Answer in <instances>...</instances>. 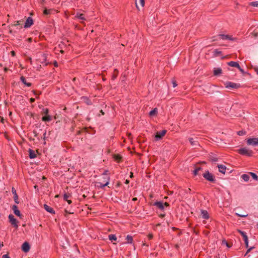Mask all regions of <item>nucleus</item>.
<instances>
[{
	"mask_svg": "<svg viewBox=\"0 0 258 258\" xmlns=\"http://www.w3.org/2000/svg\"><path fill=\"white\" fill-rule=\"evenodd\" d=\"M226 245H227L228 247H230V245H229V244H228L227 243H226Z\"/></svg>",
	"mask_w": 258,
	"mask_h": 258,
	"instance_id": "69168bd1",
	"label": "nucleus"
},
{
	"mask_svg": "<svg viewBox=\"0 0 258 258\" xmlns=\"http://www.w3.org/2000/svg\"><path fill=\"white\" fill-rule=\"evenodd\" d=\"M154 205L157 206L158 208L161 210L164 209L163 203H162V202H157L155 203Z\"/></svg>",
	"mask_w": 258,
	"mask_h": 258,
	"instance_id": "a211bd4d",
	"label": "nucleus"
},
{
	"mask_svg": "<svg viewBox=\"0 0 258 258\" xmlns=\"http://www.w3.org/2000/svg\"><path fill=\"white\" fill-rule=\"evenodd\" d=\"M66 201H67V202L70 204L71 203H72V201L71 200H66Z\"/></svg>",
	"mask_w": 258,
	"mask_h": 258,
	"instance_id": "4d7b16f0",
	"label": "nucleus"
},
{
	"mask_svg": "<svg viewBox=\"0 0 258 258\" xmlns=\"http://www.w3.org/2000/svg\"><path fill=\"white\" fill-rule=\"evenodd\" d=\"M29 157L31 159H34L36 157V154L35 151L30 149L29 151Z\"/></svg>",
	"mask_w": 258,
	"mask_h": 258,
	"instance_id": "6ab92c4d",
	"label": "nucleus"
},
{
	"mask_svg": "<svg viewBox=\"0 0 258 258\" xmlns=\"http://www.w3.org/2000/svg\"><path fill=\"white\" fill-rule=\"evenodd\" d=\"M33 24V21L31 17H28L25 23V27L29 28L31 27Z\"/></svg>",
	"mask_w": 258,
	"mask_h": 258,
	"instance_id": "6e6552de",
	"label": "nucleus"
},
{
	"mask_svg": "<svg viewBox=\"0 0 258 258\" xmlns=\"http://www.w3.org/2000/svg\"><path fill=\"white\" fill-rule=\"evenodd\" d=\"M21 80L24 84L26 85L27 86L30 87L31 86V84L30 83H27L25 77H24L23 76H22L21 77Z\"/></svg>",
	"mask_w": 258,
	"mask_h": 258,
	"instance_id": "4be33fe9",
	"label": "nucleus"
},
{
	"mask_svg": "<svg viewBox=\"0 0 258 258\" xmlns=\"http://www.w3.org/2000/svg\"><path fill=\"white\" fill-rule=\"evenodd\" d=\"M201 215L203 218L207 219L209 218L208 213L207 211L205 210H201Z\"/></svg>",
	"mask_w": 258,
	"mask_h": 258,
	"instance_id": "dca6fc26",
	"label": "nucleus"
},
{
	"mask_svg": "<svg viewBox=\"0 0 258 258\" xmlns=\"http://www.w3.org/2000/svg\"><path fill=\"white\" fill-rule=\"evenodd\" d=\"M14 199L16 203L19 204V201L18 200V195H16V196H14Z\"/></svg>",
	"mask_w": 258,
	"mask_h": 258,
	"instance_id": "2f4dec72",
	"label": "nucleus"
},
{
	"mask_svg": "<svg viewBox=\"0 0 258 258\" xmlns=\"http://www.w3.org/2000/svg\"><path fill=\"white\" fill-rule=\"evenodd\" d=\"M222 73V70L220 68H215L214 69V74L215 76H218Z\"/></svg>",
	"mask_w": 258,
	"mask_h": 258,
	"instance_id": "aec40b11",
	"label": "nucleus"
},
{
	"mask_svg": "<svg viewBox=\"0 0 258 258\" xmlns=\"http://www.w3.org/2000/svg\"><path fill=\"white\" fill-rule=\"evenodd\" d=\"M126 240L128 243H131L133 240V238L131 236L127 235L126 237Z\"/></svg>",
	"mask_w": 258,
	"mask_h": 258,
	"instance_id": "7c9ffc66",
	"label": "nucleus"
},
{
	"mask_svg": "<svg viewBox=\"0 0 258 258\" xmlns=\"http://www.w3.org/2000/svg\"><path fill=\"white\" fill-rule=\"evenodd\" d=\"M28 40H29V41L31 42L32 41V38H29L28 39Z\"/></svg>",
	"mask_w": 258,
	"mask_h": 258,
	"instance_id": "e2e57ef3",
	"label": "nucleus"
},
{
	"mask_svg": "<svg viewBox=\"0 0 258 258\" xmlns=\"http://www.w3.org/2000/svg\"><path fill=\"white\" fill-rule=\"evenodd\" d=\"M236 215L240 217H246L247 216V214H240L237 213H236Z\"/></svg>",
	"mask_w": 258,
	"mask_h": 258,
	"instance_id": "72a5a7b5",
	"label": "nucleus"
},
{
	"mask_svg": "<svg viewBox=\"0 0 258 258\" xmlns=\"http://www.w3.org/2000/svg\"><path fill=\"white\" fill-rule=\"evenodd\" d=\"M249 174L251 175V176L254 179L257 180V179H258L257 176L255 173H252V172H249Z\"/></svg>",
	"mask_w": 258,
	"mask_h": 258,
	"instance_id": "c85d7f7f",
	"label": "nucleus"
},
{
	"mask_svg": "<svg viewBox=\"0 0 258 258\" xmlns=\"http://www.w3.org/2000/svg\"><path fill=\"white\" fill-rule=\"evenodd\" d=\"M12 209L14 211V213L16 215L21 217L22 215L21 214L20 211L18 209V207L16 205H13L12 207Z\"/></svg>",
	"mask_w": 258,
	"mask_h": 258,
	"instance_id": "9d476101",
	"label": "nucleus"
},
{
	"mask_svg": "<svg viewBox=\"0 0 258 258\" xmlns=\"http://www.w3.org/2000/svg\"><path fill=\"white\" fill-rule=\"evenodd\" d=\"M221 39L223 40L229 39L230 40H234V38L228 35L219 34L218 35Z\"/></svg>",
	"mask_w": 258,
	"mask_h": 258,
	"instance_id": "f8f14e48",
	"label": "nucleus"
},
{
	"mask_svg": "<svg viewBox=\"0 0 258 258\" xmlns=\"http://www.w3.org/2000/svg\"><path fill=\"white\" fill-rule=\"evenodd\" d=\"M247 144L249 145L255 146L258 145V138H249L247 140Z\"/></svg>",
	"mask_w": 258,
	"mask_h": 258,
	"instance_id": "f03ea898",
	"label": "nucleus"
},
{
	"mask_svg": "<svg viewBox=\"0 0 258 258\" xmlns=\"http://www.w3.org/2000/svg\"><path fill=\"white\" fill-rule=\"evenodd\" d=\"M210 160L213 162H216L218 160V158L215 156H211L210 157Z\"/></svg>",
	"mask_w": 258,
	"mask_h": 258,
	"instance_id": "473e14b6",
	"label": "nucleus"
},
{
	"mask_svg": "<svg viewBox=\"0 0 258 258\" xmlns=\"http://www.w3.org/2000/svg\"><path fill=\"white\" fill-rule=\"evenodd\" d=\"M69 198V195H67L66 194L63 195V199L64 200L66 201V200H68Z\"/></svg>",
	"mask_w": 258,
	"mask_h": 258,
	"instance_id": "e433bc0d",
	"label": "nucleus"
},
{
	"mask_svg": "<svg viewBox=\"0 0 258 258\" xmlns=\"http://www.w3.org/2000/svg\"><path fill=\"white\" fill-rule=\"evenodd\" d=\"M9 219L10 223L12 225H13L15 227L17 228L18 227V221L16 218H15L14 216L11 214L9 216Z\"/></svg>",
	"mask_w": 258,
	"mask_h": 258,
	"instance_id": "7ed1b4c3",
	"label": "nucleus"
},
{
	"mask_svg": "<svg viewBox=\"0 0 258 258\" xmlns=\"http://www.w3.org/2000/svg\"><path fill=\"white\" fill-rule=\"evenodd\" d=\"M239 233L241 234V235L243 237V240L244 241V243L245 244V246L248 247V237L246 234V233L241 230H238Z\"/></svg>",
	"mask_w": 258,
	"mask_h": 258,
	"instance_id": "423d86ee",
	"label": "nucleus"
},
{
	"mask_svg": "<svg viewBox=\"0 0 258 258\" xmlns=\"http://www.w3.org/2000/svg\"><path fill=\"white\" fill-rule=\"evenodd\" d=\"M46 135V131H45L44 132V133L43 134V139H44L45 138Z\"/></svg>",
	"mask_w": 258,
	"mask_h": 258,
	"instance_id": "6e6d98bb",
	"label": "nucleus"
},
{
	"mask_svg": "<svg viewBox=\"0 0 258 258\" xmlns=\"http://www.w3.org/2000/svg\"><path fill=\"white\" fill-rule=\"evenodd\" d=\"M188 140L190 143V144L195 147H197L199 146V143L198 141L194 140V139L192 138H190L188 139Z\"/></svg>",
	"mask_w": 258,
	"mask_h": 258,
	"instance_id": "ddd939ff",
	"label": "nucleus"
},
{
	"mask_svg": "<svg viewBox=\"0 0 258 258\" xmlns=\"http://www.w3.org/2000/svg\"><path fill=\"white\" fill-rule=\"evenodd\" d=\"M54 65H55V67L57 66V63H56V62H55V63H54Z\"/></svg>",
	"mask_w": 258,
	"mask_h": 258,
	"instance_id": "338daca9",
	"label": "nucleus"
},
{
	"mask_svg": "<svg viewBox=\"0 0 258 258\" xmlns=\"http://www.w3.org/2000/svg\"><path fill=\"white\" fill-rule=\"evenodd\" d=\"M30 248L29 244L27 242H25L22 245V250L25 252H28Z\"/></svg>",
	"mask_w": 258,
	"mask_h": 258,
	"instance_id": "1a4fd4ad",
	"label": "nucleus"
},
{
	"mask_svg": "<svg viewBox=\"0 0 258 258\" xmlns=\"http://www.w3.org/2000/svg\"><path fill=\"white\" fill-rule=\"evenodd\" d=\"M11 54H12V55L13 56H15V55H16V53H15V51H11Z\"/></svg>",
	"mask_w": 258,
	"mask_h": 258,
	"instance_id": "3c124183",
	"label": "nucleus"
},
{
	"mask_svg": "<svg viewBox=\"0 0 258 258\" xmlns=\"http://www.w3.org/2000/svg\"><path fill=\"white\" fill-rule=\"evenodd\" d=\"M113 158L117 162H119L121 160V157L119 155H114Z\"/></svg>",
	"mask_w": 258,
	"mask_h": 258,
	"instance_id": "bb28decb",
	"label": "nucleus"
},
{
	"mask_svg": "<svg viewBox=\"0 0 258 258\" xmlns=\"http://www.w3.org/2000/svg\"><path fill=\"white\" fill-rule=\"evenodd\" d=\"M239 70L240 71V72L242 74H244L245 72L243 69H242L240 67H239V68H238Z\"/></svg>",
	"mask_w": 258,
	"mask_h": 258,
	"instance_id": "79ce46f5",
	"label": "nucleus"
},
{
	"mask_svg": "<svg viewBox=\"0 0 258 258\" xmlns=\"http://www.w3.org/2000/svg\"><path fill=\"white\" fill-rule=\"evenodd\" d=\"M163 205H164V207L165 206V207H168L169 206V204L167 202H165L164 203H163Z\"/></svg>",
	"mask_w": 258,
	"mask_h": 258,
	"instance_id": "de8ad7c7",
	"label": "nucleus"
},
{
	"mask_svg": "<svg viewBox=\"0 0 258 258\" xmlns=\"http://www.w3.org/2000/svg\"><path fill=\"white\" fill-rule=\"evenodd\" d=\"M43 113L47 115L48 113V109L47 108H44Z\"/></svg>",
	"mask_w": 258,
	"mask_h": 258,
	"instance_id": "c9c22d12",
	"label": "nucleus"
},
{
	"mask_svg": "<svg viewBox=\"0 0 258 258\" xmlns=\"http://www.w3.org/2000/svg\"><path fill=\"white\" fill-rule=\"evenodd\" d=\"M75 17L81 20H86V19L84 17V15L83 14L77 13Z\"/></svg>",
	"mask_w": 258,
	"mask_h": 258,
	"instance_id": "412c9836",
	"label": "nucleus"
},
{
	"mask_svg": "<svg viewBox=\"0 0 258 258\" xmlns=\"http://www.w3.org/2000/svg\"><path fill=\"white\" fill-rule=\"evenodd\" d=\"M44 14L45 15H48L50 13V11L48 10H47V9H45L44 11Z\"/></svg>",
	"mask_w": 258,
	"mask_h": 258,
	"instance_id": "58836bf2",
	"label": "nucleus"
},
{
	"mask_svg": "<svg viewBox=\"0 0 258 258\" xmlns=\"http://www.w3.org/2000/svg\"><path fill=\"white\" fill-rule=\"evenodd\" d=\"M129 182H130V181L126 179L125 180V184H128L129 183Z\"/></svg>",
	"mask_w": 258,
	"mask_h": 258,
	"instance_id": "13d9d810",
	"label": "nucleus"
},
{
	"mask_svg": "<svg viewBox=\"0 0 258 258\" xmlns=\"http://www.w3.org/2000/svg\"><path fill=\"white\" fill-rule=\"evenodd\" d=\"M133 200L134 201H137V198H133Z\"/></svg>",
	"mask_w": 258,
	"mask_h": 258,
	"instance_id": "680f3d73",
	"label": "nucleus"
},
{
	"mask_svg": "<svg viewBox=\"0 0 258 258\" xmlns=\"http://www.w3.org/2000/svg\"><path fill=\"white\" fill-rule=\"evenodd\" d=\"M100 113H101V115H102L104 114V111H103V110H102V109H101V110H100Z\"/></svg>",
	"mask_w": 258,
	"mask_h": 258,
	"instance_id": "8fccbe9b",
	"label": "nucleus"
},
{
	"mask_svg": "<svg viewBox=\"0 0 258 258\" xmlns=\"http://www.w3.org/2000/svg\"><path fill=\"white\" fill-rule=\"evenodd\" d=\"M44 121H49L51 120V117L49 115L43 116L42 118Z\"/></svg>",
	"mask_w": 258,
	"mask_h": 258,
	"instance_id": "393cba45",
	"label": "nucleus"
},
{
	"mask_svg": "<svg viewBox=\"0 0 258 258\" xmlns=\"http://www.w3.org/2000/svg\"><path fill=\"white\" fill-rule=\"evenodd\" d=\"M44 208L45 210L46 211H47V212H48L49 213H51V214H54V211L53 210V209L52 208H50L48 205L45 204L44 205Z\"/></svg>",
	"mask_w": 258,
	"mask_h": 258,
	"instance_id": "f3484780",
	"label": "nucleus"
},
{
	"mask_svg": "<svg viewBox=\"0 0 258 258\" xmlns=\"http://www.w3.org/2000/svg\"><path fill=\"white\" fill-rule=\"evenodd\" d=\"M33 133H34V136H35V137H37L38 134H37V133H36V131H34V132H33Z\"/></svg>",
	"mask_w": 258,
	"mask_h": 258,
	"instance_id": "864d4df0",
	"label": "nucleus"
},
{
	"mask_svg": "<svg viewBox=\"0 0 258 258\" xmlns=\"http://www.w3.org/2000/svg\"><path fill=\"white\" fill-rule=\"evenodd\" d=\"M254 70L256 74L258 75V67H254Z\"/></svg>",
	"mask_w": 258,
	"mask_h": 258,
	"instance_id": "a18cd8bd",
	"label": "nucleus"
},
{
	"mask_svg": "<svg viewBox=\"0 0 258 258\" xmlns=\"http://www.w3.org/2000/svg\"><path fill=\"white\" fill-rule=\"evenodd\" d=\"M225 86L227 88H231V89H237L239 87L240 85L239 84L232 83L231 82H228L225 83Z\"/></svg>",
	"mask_w": 258,
	"mask_h": 258,
	"instance_id": "39448f33",
	"label": "nucleus"
},
{
	"mask_svg": "<svg viewBox=\"0 0 258 258\" xmlns=\"http://www.w3.org/2000/svg\"><path fill=\"white\" fill-rule=\"evenodd\" d=\"M172 83L173 87H175L176 86H177V84H176L175 81H173Z\"/></svg>",
	"mask_w": 258,
	"mask_h": 258,
	"instance_id": "49530a36",
	"label": "nucleus"
},
{
	"mask_svg": "<svg viewBox=\"0 0 258 258\" xmlns=\"http://www.w3.org/2000/svg\"><path fill=\"white\" fill-rule=\"evenodd\" d=\"M148 238H149L150 239H152V238H153V234H149L148 235Z\"/></svg>",
	"mask_w": 258,
	"mask_h": 258,
	"instance_id": "c03bdc74",
	"label": "nucleus"
},
{
	"mask_svg": "<svg viewBox=\"0 0 258 258\" xmlns=\"http://www.w3.org/2000/svg\"><path fill=\"white\" fill-rule=\"evenodd\" d=\"M172 193H173V191H170L169 194L171 195V194H172Z\"/></svg>",
	"mask_w": 258,
	"mask_h": 258,
	"instance_id": "774afa93",
	"label": "nucleus"
},
{
	"mask_svg": "<svg viewBox=\"0 0 258 258\" xmlns=\"http://www.w3.org/2000/svg\"><path fill=\"white\" fill-rule=\"evenodd\" d=\"M253 35L254 37H256L258 36V33H253Z\"/></svg>",
	"mask_w": 258,
	"mask_h": 258,
	"instance_id": "09e8293b",
	"label": "nucleus"
},
{
	"mask_svg": "<svg viewBox=\"0 0 258 258\" xmlns=\"http://www.w3.org/2000/svg\"><path fill=\"white\" fill-rule=\"evenodd\" d=\"M34 101H35V99H34V98H31L30 99V102H34Z\"/></svg>",
	"mask_w": 258,
	"mask_h": 258,
	"instance_id": "603ef678",
	"label": "nucleus"
},
{
	"mask_svg": "<svg viewBox=\"0 0 258 258\" xmlns=\"http://www.w3.org/2000/svg\"><path fill=\"white\" fill-rule=\"evenodd\" d=\"M107 180L105 184H102L100 182H98L97 183V186L98 187L103 188V187H105V186L108 185V184H109V178L107 177Z\"/></svg>",
	"mask_w": 258,
	"mask_h": 258,
	"instance_id": "2eb2a0df",
	"label": "nucleus"
},
{
	"mask_svg": "<svg viewBox=\"0 0 258 258\" xmlns=\"http://www.w3.org/2000/svg\"><path fill=\"white\" fill-rule=\"evenodd\" d=\"M12 192L14 196H16V195H17V192H16V190L14 188H12Z\"/></svg>",
	"mask_w": 258,
	"mask_h": 258,
	"instance_id": "ea45409f",
	"label": "nucleus"
},
{
	"mask_svg": "<svg viewBox=\"0 0 258 258\" xmlns=\"http://www.w3.org/2000/svg\"><path fill=\"white\" fill-rule=\"evenodd\" d=\"M241 177L245 181H247L249 179V176L248 174H242Z\"/></svg>",
	"mask_w": 258,
	"mask_h": 258,
	"instance_id": "5701e85b",
	"label": "nucleus"
},
{
	"mask_svg": "<svg viewBox=\"0 0 258 258\" xmlns=\"http://www.w3.org/2000/svg\"><path fill=\"white\" fill-rule=\"evenodd\" d=\"M217 167L218 168L219 171L223 174H225L226 169V167L222 164H218Z\"/></svg>",
	"mask_w": 258,
	"mask_h": 258,
	"instance_id": "9b49d317",
	"label": "nucleus"
},
{
	"mask_svg": "<svg viewBox=\"0 0 258 258\" xmlns=\"http://www.w3.org/2000/svg\"><path fill=\"white\" fill-rule=\"evenodd\" d=\"M238 153L250 156L251 155L252 151L248 150L246 148H241L237 150Z\"/></svg>",
	"mask_w": 258,
	"mask_h": 258,
	"instance_id": "f257e3e1",
	"label": "nucleus"
},
{
	"mask_svg": "<svg viewBox=\"0 0 258 258\" xmlns=\"http://www.w3.org/2000/svg\"><path fill=\"white\" fill-rule=\"evenodd\" d=\"M22 24L20 23V21H17L16 24H15L14 25L15 26L21 25Z\"/></svg>",
	"mask_w": 258,
	"mask_h": 258,
	"instance_id": "a19ab883",
	"label": "nucleus"
},
{
	"mask_svg": "<svg viewBox=\"0 0 258 258\" xmlns=\"http://www.w3.org/2000/svg\"><path fill=\"white\" fill-rule=\"evenodd\" d=\"M157 113V108H155L153 110L151 111L149 113V114L150 116H154Z\"/></svg>",
	"mask_w": 258,
	"mask_h": 258,
	"instance_id": "a878e982",
	"label": "nucleus"
},
{
	"mask_svg": "<svg viewBox=\"0 0 258 258\" xmlns=\"http://www.w3.org/2000/svg\"><path fill=\"white\" fill-rule=\"evenodd\" d=\"M4 70H5V72H6V71H7L8 69H7V68H5L4 69Z\"/></svg>",
	"mask_w": 258,
	"mask_h": 258,
	"instance_id": "0e129e2a",
	"label": "nucleus"
},
{
	"mask_svg": "<svg viewBox=\"0 0 258 258\" xmlns=\"http://www.w3.org/2000/svg\"><path fill=\"white\" fill-rule=\"evenodd\" d=\"M203 176L205 178H206L207 180L213 182L214 181V178L213 175L208 171H206L203 174Z\"/></svg>",
	"mask_w": 258,
	"mask_h": 258,
	"instance_id": "20e7f679",
	"label": "nucleus"
},
{
	"mask_svg": "<svg viewBox=\"0 0 258 258\" xmlns=\"http://www.w3.org/2000/svg\"><path fill=\"white\" fill-rule=\"evenodd\" d=\"M3 245H3V243H1V242H0V248H1V247L3 246Z\"/></svg>",
	"mask_w": 258,
	"mask_h": 258,
	"instance_id": "052dcab7",
	"label": "nucleus"
},
{
	"mask_svg": "<svg viewBox=\"0 0 258 258\" xmlns=\"http://www.w3.org/2000/svg\"><path fill=\"white\" fill-rule=\"evenodd\" d=\"M130 177L132 178L133 177V173L132 172H131Z\"/></svg>",
	"mask_w": 258,
	"mask_h": 258,
	"instance_id": "bf43d9fd",
	"label": "nucleus"
},
{
	"mask_svg": "<svg viewBox=\"0 0 258 258\" xmlns=\"http://www.w3.org/2000/svg\"><path fill=\"white\" fill-rule=\"evenodd\" d=\"M201 170V168L198 166H195V169L193 171V173L195 175H197L198 174V172L200 170Z\"/></svg>",
	"mask_w": 258,
	"mask_h": 258,
	"instance_id": "b1692460",
	"label": "nucleus"
},
{
	"mask_svg": "<svg viewBox=\"0 0 258 258\" xmlns=\"http://www.w3.org/2000/svg\"><path fill=\"white\" fill-rule=\"evenodd\" d=\"M109 239L110 240H116V237L115 235L110 234L108 236Z\"/></svg>",
	"mask_w": 258,
	"mask_h": 258,
	"instance_id": "cd10ccee",
	"label": "nucleus"
},
{
	"mask_svg": "<svg viewBox=\"0 0 258 258\" xmlns=\"http://www.w3.org/2000/svg\"><path fill=\"white\" fill-rule=\"evenodd\" d=\"M228 65L232 67H235L237 68V69L239 68V64L235 61H230L227 63Z\"/></svg>",
	"mask_w": 258,
	"mask_h": 258,
	"instance_id": "4468645a",
	"label": "nucleus"
},
{
	"mask_svg": "<svg viewBox=\"0 0 258 258\" xmlns=\"http://www.w3.org/2000/svg\"><path fill=\"white\" fill-rule=\"evenodd\" d=\"M139 2L142 7H144L145 5L144 0H139Z\"/></svg>",
	"mask_w": 258,
	"mask_h": 258,
	"instance_id": "f704fd0d",
	"label": "nucleus"
},
{
	"mask_svg": "<svg viewBox=\"0 0 258 258\" xmlns=\"http://www.w3.org/2000/svg\"><path fill=\"white\" fill-rule=\"evenodd\" d=\"M166 130H164L161 132H157L155 138L157 139V140L161 139L166 134Z\"/></svg>",
	"mask_w": 258,
	"mask_h": 258,
	"instance_id": "0eeeda50",
	"label": "nucleus"
},
{
	"mask_svg": "<svg viewBox=\"0 0 258 258\" xmlns=\"http://www.w3.org/2000/svg\"><path fill=\"white\" fill-rule=\"evenodd\" d=\"M2 258H10L8 254H4L3 255Z\"/></svg>",
	"mask_w": 258,
	"mask_h": 258,
	"instance_id": "37998d69",
	"label": "nucleus"
},
{
	"mask_svg": "<svg viewBox=\"0 0 258 258\" xmlns=\"http://www.w3.org/2000/svg\"><path fill=\"white\" fill-rule=\"evenodd\" d=\"M250 5L253 7H258V1L252 2Z\"/></svg>",
	"mask_w": 258,
	"mask_h": 258,
	"instance_id": "c756f323",
	"label": "nucleus"
},
{
	"mask_svg": "<svg viewBox=\"0 0 258 258\" xmlns=\"http://www.w3.org/2000/svg\"><path fill=\"white\" fill-rule=\"evenodd\" d=\"M243 134H244V133L242 132H238V135H242Z\"/></svg>",
	"mask_w": 258,
	"mask_h": 258,
	"instance_id": "5fc2aeb1",
	"label": "nucleus"
},
{
	"mask_svg": "<svg viewBox=\"0 0 258 258\" xmlns=\"http://www.w3.org/2000/svg\"><path fill=\"white\" fill-rule=\"evenodd\" d=\"M254 248V247H250L249 248H248L246 252V253L245 254V255H246L248 252H249L252 249H253Z\"/></svg>",
	"mask_w": 258,
	"mask_h": 258,
	"instance_id": "4c0bfd02",
	"label": "nucleus"
}]
</instances>
